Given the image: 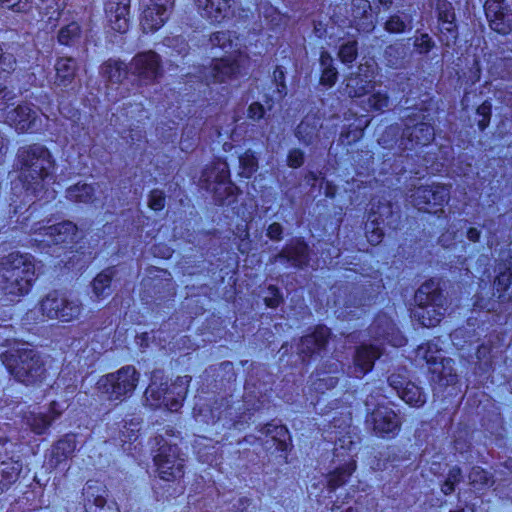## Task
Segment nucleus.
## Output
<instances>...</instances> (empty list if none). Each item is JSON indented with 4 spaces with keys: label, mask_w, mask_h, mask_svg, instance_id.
<instances>
[{
    "label": "nucleus",
    "mask_w": 512,
    "mask_h": 512,
    "mask_svg": "<svg viewBox=\"0 0 512 512\" xmlns=\"http://www.w3.org/2000/svg\"><path fill=\"white\" fill-rule=\"evenodd\" d=\"M16 159L26 192L39 199L54 198L55 192L48 189L54 182L55 170V160L49 149L39 143L22 146L17 151Z\"/></svg>",
    "instance_id": "obj_1"
},
{
    "label": "nucleus",
    "mask_w": 512,
    "mask_h": 512,
    "mask_svg": "<svg viewBox=\"0 0 512 512\" xmlns=\"http://www.w3.org/2000/svg\"><path fill=\"white\" fill-rule=\"evenodd\" d=\"M37 279L35 258L29 253L12 252L0 262V295L18 302L28 295Z\"/></svg>",
    "instance_id": "obj_2"
},
{
    "label": "nucleus",
    "mask_w": 512,
    "mask_h": 512,
    "mask_svg": "<svg viewBox=\"0 0 512 512\" xmlns=\"http://www.w3.org/2000/svg\"><path fill=\"white\" fill-rule=\"evenodd\" d=\"M0 360L14 380L25 386H39L47 377L44 356L28 343L4 351Z\"/></svg>",
    "instance_id": "obj_3"
},
{
    "label": "nucleus",
    "mask_w": 512,
    "mask_h": 512,
    "mask_svg": "<svg viewBox=\"0 0 512 512\" xmlns=\"http://www.w3.org/2000/svg\"><path fill=\"white\" fill-rule=\"evenodd\" d=\"M412 317L423 327L438 325L447 311V299L438 283L433 280L423 283L415 293Z\"/></svg>",
    "instance_id": "obj_4"
},
{
    "label": "nucleus",
    "mask_w": 512,
    "mask_h": 512,
    "mask_svg": "<svg viewBox=\"0 0 512 512\" xmlns=\"http://www.w3.org/2000/svg\"><path fill=\"white\" fill-rule=\"evenodd\" d=\"M140 373L132 365L102 376L97 382L98 391L109 401L123 402L135 391Z\"/></svg>",
    "instance_id": "obj_5"
},
{
    "label": "nucleus",
    "mask_w": 512,
    "mask_h": 512,
    "mask_svg": "<svg viewBox=\"0 0 512 512\" xmlns=\"http://www.w3.org/2000/svg\"><path fill=\"white\" fill-rule=\"evenodd\" d=\"M38 305L43 317L62 323L78 320L83 312L79 298L58 291L48 293Z\"/></svg>",
    "instance_id": "obj_6"
},
{
    "label": "nucleus",
    "mask_w": 512,
    "mask_h": 512,
    "mask_svg": "<svg viewBox=\"0 0 512 512\" xmlns=\"http://www.w3.org/2000/svg\"><path fill=\"white\" fill-rule=\"evenodd\" d=\"M374 395L367 397L365 405L367 410L375 407L367 416L366 423L375 435L385 438L394 437L400 430L401 422L395 411L387 406L374 402Z\"/></svg>",
    "instance_id": "obj_7"
},
{
    "label": "nucleus",
    "mask_w": 512,
    "mask_h": 512,
    "mask_svg": "<svg viewBox=\"0 0 512 512\" xmlns=\"http://www.w3.org/2000/svg\"><path fill=\"white\" fill-rule=\"evenodd\" d=\"M424 119L425 115L422 112H413L405 117V127L401 140V145L404 149L411 150L418 146L423 147L434 140V128Z\"/></svg>",
    "instance_id": "obj_8"
},
{
    "label": "nucleus",
    "mask_w": 512,
    "mask_h": 512,
    "mask_svg": "<svg viewBox=\"0 0 512 512\" xmlns=\"http://www.w3.org/2000/svg\"><path fill=\"white\" fill-rule=\"evenodd\" d=\"M411 204L420 211L430 212L432 208L442 207L450 199V187L443 184L425 185L416 188L409 196Z\"/></svg>",
    "instance_id": "obj_9"
},
{
    "label": "nucleus",
    "mask_w": 512,
    "mask_h": 512,
    "mask_svg": "<svg viewBox=\"0 0 512 512\" xmlns=\"http://www.w3.org/2000/svg\"><path fill=\"white\" fill-rule=\"evenodd\" d=\"M154 462L163 480H176L184 474V459L180 457L179 448L176 445L167 443L161 445L154 456Z\"/></svg>",
    "instance_id": "obj_10"
},
{
    "label": "nucleus",
    "mask_w": 512,
    "mask_h": 512,
    "mask_svg": "<svg viewBox=\"0 0 512 512\" xmlns=\"http://www.w3.org/2000/svg\"><path fill=\"white\" fill-rule=\"evenodd\" d=\"M129 71L145 84L155 83L163 74L160 56L151 50L140 52L132 58Z\"/></svg>",
    "instance_id": "obj_11"
},
{
    "label": "nucleus",
    "mask_w": 512,
    "mask_h": 512,
    "mask_svg": "<svg viewBox=\"0 0 512 512\" xmlns=\"http://www.w3.org/2000/svg\"><path fill=\"white\" fill-rule=\"evenodd\" d=\"M484 10L492 30L503 35L512 31V0H486Z\"/></svg>",
    "instance_id": "obj_12"
},
{
    "label": "nucleus",
    "mask_w": 512,
    "mask_h": 512,
    "mask_svg": "<svg viewBox=\"0 0 512 512\" xmlns=\"http://www.w3.org/2000/svg\"><path fill=\"white\" fill-rule=\"evenodd\" d=\"M198 13L211 23H221L234 13L235 0H194Z\"/></svg>",
    "instance_id": "obj_13"
},
{
    "label": "nucleus",
    "mask_w": 512,
    "mask_h": 512,
    "mask_svg": "<svg viewBox=\"0 0 512 512\" xmlns=\"http://www.w3.org/2000/svg\"><path fill=\"white\" fill-rule=\"evenodd\" d=\"M334 132H328L322 119L317 115H307L298 124L295 130V136L305 145H313L322 138L329 139Z\"/></svg>",
    "instance_id": "obj_14"
},
{
    "label": "nucleus",
    "mask_w": 512,
    "mask_h": 512,
    "mask_svg": "<svg viewBox=\"0 0 512 512\" xmlns=\"http://www.w3.org/2000/svg\"><path fill=\"white\" fill-rule=\"evenodd\" d=\"M382 350L376 345L359 346L353 357V364L348 368L350 377L362 378L374 367L376 359L380 358Z\"/></svg>",
    "instance_id": "obj_15"
},
{
    "label": "nucleus",
    "mask_w": 512,
    "mask_h": 512,
    "mask_svg": "<svg viewBox=\"0 0 512 512\" xmlns=\"http://www.w3.org/2000/svg\"><path fill=\"white\" fill-rule=\"evenodd\" d=\"M373 65L365 63L360 64L358 71L346 79L345 92L349 97H362L366 95L374 85Z\"/></svg>",
    "instance_id": "obj_16"
},
{
    "label": "nucleus",
    "mask_w": 512,
    "mask_h": 512,
    "mask_svg": "<svg viewBox=\"0 0 512 512\" xmlns=\"http://www.w3.org/2000/svg\"><path fill=\"white\" fill-rule=\"evenodd\" d=\"M343 367L340 361H328L311 376V388L318 393H325L336 387L339 381V375Z\"/></svg>",
    "instance_id": "obj_17"
},
{
    "label": "nucleus",
    "mask_w": 512,
    "mask_h": 512,
    "mask_svg": "<svg viewBox=\"0 0 512 512\" xmlns=\"http://www.w3.org/2000/svg\"><path fill=\"white\" fill-rule=\"evenodd\" d=\"M240 64L237 59L226 57L214 59L207 69L205 78L208 84L224 83L234 79L239 74Z\"/></svg>",
    "instance_id": "obj_18"
},
{
    "label": "nucleus",
    "mask_w": 512,
    "mask_h": 512,
    "mask_svg": "<svg viewBox=\"0 0 512 512\" xmlns=\"http://www.w3.org/2000/svg\"><path fill=\"white\" fill-rule=\"evenodd\" d=\"M131 0H109L105 5L106 16L113 30L124 33L129 26Z\"/></svg>",
    "instance_id": "obj_19"
},
{
    "label": "nucleus",
    "mask_w": 512,
    "mask_h": 512,
    "mask_svg": "<svg viewBox=\"0 0 512 512\" xmlns=\"http://www.w3.org/2000/svg\"><path fill=\"white\" fill-rule=\"evenodd\" d=\"M496 271L498 274L494 280L493 296H497L499 301H504L505 294L512 288V252L510 250L503 253Z\"/></svg>",
    "instance_id": "obj_20"
},
{
    "label": "nucleus",
    "mask_w": 512,
    "mask_h": 512,
    "mask_svg": "<svg viewBox=\"0 0 512 512\" xmlns=\"http://www.w3.org/2000/svg\"><path fill=\"white\" fill-rule=\"evenodd\" d=\"M37 114L28 104H20L6 112L5 122L18 132H26L35 126Z\"/></svg>",
    "instance_id": "obj_21"
},
{
    "label": "nucleus",
    "mask_w": 512,
    "mask_h": 512,
    "mask_svg": "<svg viewBox=\"0 0 512 512\" xmlns=\"http://www.w3.org/2000/svg\"><path fill=\"white\" fill-rule=\"evenodd\" d=\"M105 490L95 481H88L83 488V496L88 502V512H118L114 504L107 505Z\"/></svg>",
    "instance_id": "obj_22"
},
{
    "label": "nucleus",
    "mask_w": 512,
    "mask_h": 512,
    "mask_svg": "<svg viewBox=\"0 0 512 512\" xmlns=\"http://www.w3.org/2000/svg\"><path fill=\"white\" fill-rule=\"evenodd\" d=\"M330 336L329 328L319 326L312 334L301 338L298 345V352L304 358L312 356L323 350Z\"/></svg>",
    "instance_id": "obj_23"
},
{
    "label": "nucleus",
    "mask_w": 512,
    "mask_h": 512,
    "mask_svg": "<svg viewBox=\"0 0 512 512\" xmlns=\"http://www.w3.org/2000/svg\"><path fill=\"white\" fill-rule=\"evenodd\" d=\"M278 260H286L296 268H303L309 263V247L303 240L297 239L274 257L275 262Z\"/></svg>",
    "instance_id": "obj_24"
},
{
    "label": "nucleus",
    "mask_w": 512,
    "mask_h": 512,
    "mask_svg": "<svg viewBox=\"0 0 512 512\" xmlns=\"http://www.w3.org/2000/svg\"><path fill=\"white\" fill-rule=\"evenodd\" d=\"M371 333L376 339H383L392 346L399 347L405 343V339L397 331L393 321L386 315H379L371 326Z\"/></svg>",
    "instance_id": "obj_25"
},
{
    "label": "nucleus",
    "mask_w": 512,
    "mask_h": 512,
    "mask_svg": "<svg viewBox=\"0 0 512 512\" xmlns=\"http://www.w3.org/2000/svg\"><path fill=\"white\" fill-rule=\"evenodd\" d=\"M156 379V374H153L151 383L144 393L146 402L152 408L165 407L169 410V403L172 398L168 395V384L166 382L157 383Z\"/></svg>",
    "instance_id": "obj_26"
},
{
    "label": "nucleus",
    "mask_w": 512,
    "mask_h": 512,
    "mask_svg": "<svg viewBox=\"0 0 512 512\" xmlns=\"http://www.w3.org/2000/svg\"><path fill=\"white\" fill-rule=\"evenodd\" d=\"M77 446L76 435L66 434L59 439L51 448L50 463L58 466L69 459L75 452Z\"/></svg>",
    "instance_id": "obj_27"
},
{
    "label": "nucleus",
    "mask_w": 512,
    "mask_h": 512,
    "mask_svg": "<svg viewBox=\"0 0 512 512\" xmlns=\"http://www.w3.org/2000/svg\"><path fill=\"white\" fill-rule=\"evenodd\" d=\"M54 84L59 87H67L72 84L78 69L77 62L72 57H60L55 63Z\"/></svg>",
    "instance_id": "obj_28"
},
{
    "label": "nucleus",
    "mask_w": 512,
    "mask_h": 512,
    "mask_svg": "<svg viewBox=\"0 0 512 512\" xmlns=\"http://www.w3.org/2000/svg\"><path fill=\"white\" fill-rule=\"evenodd\" d=\"M352 16L359 31L371 32L374 29L371 4L368 0H352Z\"/></svg>",
    "instance_id": "obj_29"
},
{
    "label": "nucleus",
    "mask_w": 512,
    "mask_h": 512,
    "mask_svg": "<svg viewBox=\"0 0 512 512\" xmlns=\"http://www.w3.org/2000/svg\"><path fill=\"white\" fill-rule=\"evenodd\" d=\"M356 470V461L352 455L343 464L337 466L333 471L327 475V486L330 491H335L337 488L344 485L353 472Z\"/></svg>",
    "instance_id": "obj_30"
},
{
    "label": "nucleus",
    "mask_w": 512,
    "mask_h": 512,
    "mask_svg": "<svg viewBox=\"0 0 512 512\" xmlns=\"http://www.w3.org/2000/svg\"><path fill=\"white\" fill-rule=\"evenodd\" d=\"M201 181L207 189L210 184H219L230 180V170L226 161L217 160L210 167H207L201 175Z\"/></svg>",
    "instance_id": "obj_31"
},
{
    "label": "nucleus",
    "mask_w": 512,
    "mask_h": 512,
    "mask_svg": "<svg viewBox=\"0 0 512 512\" xmlns=\"http://www.w3.org/2000/svg\"><path fill=\"white\" fill-rule=\"evenodd\" d=\"M191 379L192 378L189 375L179 376L170 386H168V395L172 398L169 403V411L174 412L181 408L182 402L188 392Z\"/></svg>",
    "instance_id": "obj_32"
},
{
    "label": "nucleus",
    "mask_w": 512,
    "mask_h": 512,
    "mask_svg": "<svg viewBox=\"0 0 512 512\" xmlns=\"http://www.w3.org/2000/svg\"><path fill=\"white\" fill-rule=\"evenodd\" d=\"M429 371L439 381H444L445 384H453L456 382V373L454 369V360L442 356L429 365Z\"/></svg>",
    "instance_id": "obj_33"
},
{
    "label": "nucleus",
    "mask_w": 512,
    "mask_h": 512,
    "mask_svg": "<svg viewBox=\"0 0 512 512\" xmlns=\"http://www.w3.org/2000/svg\"><path fill=\"white\" fill-rule=\"evenodd\" d=\"M170 11L149 4L143 12V29L149 31L158 30L169 18Z\"/></svg>",
    "instance_id": "obj_34"
},
{
    "label": "nucleus",
    "mask_w": 512,
    "mask_h": 512,
    "mask_svg": "<svg viewBox=\"0 0 512 512\" xmlns=\"http://www.w3.org/2000/svg\"><path fill=\"white\" fill-rule=\"evenodd\" d=\"M61 412L56 410V403L51 404L48 414L32 413L27 418V423L36 434H43L50 427L52 422L60 416Z\"/></svg>",
    "instance_id": "obj_35"
},
{
    "label": "nucleus",
    "mask_w": 512,
    "mask_h": 512,
    "mask_svg": "<svg viewBox=\"0 0 512 512\" xmlns=\"http://www.w3.org/2000/svg\"><path fill=\"white\" fill-rule=\"evenodd\" d=\"M101 75L111 83L122 82L128 73L127 65L116 59H109L101 65Z\"/></svg>",
    "instance_id": "obj_36"
},
{
    "label": "nucleus",
    "mask_w": 512,
    "mask_h": 512,
    "mask_svg": "<svg viewBox=\"0 0 512 512\" xmlns=\"http://www.w3.org/2000/svg\"><path fill=\"white\" fill-rule=\"evenodd\" d=\"M413 28V16L410 13H396L386 20L384 29L391 34H401L411 31Z\"/></svg>",
    "instance_id": "obj_37"
},
{
    "label": "nucleus",
    "mask_w": 512,
    "mask_h": 512,
    "mask_svg": "<svg viewBox=\"0 0 512 512\" xmlns=\"http://www.w3.org/2000/svg\"><path fill=\"white\" fill-rule=\"evenodd\" d=\"M113 275V268H107L93 279L91 286L96 300H101L111 294V281Z\"/></svg>",
    "instance_id": "obj_38"
},
{
    "label": "nucleus",
    "mask_w": 512,
    "mask_h": 512,
    "mask_svg": "<svg viewBox=\"0 0 512 512\" xmlns=\"http://www.w3.org/2000/svg\"><path fill=\"white\" fill-rule=\"evenodd\" d=\"M95 189L91 184L77 183L66 189L67 200L74 203H91L94 200Z\"/></svg>",
    "instance_id": "obj_39"
},
{
    "label": "nucleus",
    "mask_w": 512,
    "mask_h": 512,
    "mask_svg": "<svg viewBox=\"0 0 512 512\" xmlns=\"http://www.w3.org/2000/svg\"><path fill=\"white\" fill-rule=\"evenodd\" d=\"M399 397L412 407H422L426 403V394L421 387L413 382H407Z\"/></svg>",
    "instance_id": "obj_40"
},
{
    "label": "nucleus",
    "mask_w": 512,
    "mask_h": 512,
    "mask_svg": "<svg viewBox=\"0 0 512 512\" xmlns=\"http://www.w3.org/2000/svg\"><path fill=\"white\" fill-rule=\"evenodd\" d=\"M468 481L475 491L484 490L494 484L493 475L480 466L472 467L468 474Z\"/></svg>",
    "instance_id": "obj_41"
},
{
    "label": "nucleus",
    "mask_w": 512,
    "mask_h": 512,
    "mask_svg": "<svg viewBox=\"0 0 512 512\" xmlns=\"http://www.w3.org/2000/svg\"><path fill=\"white\" fill-rule=\"evenodd\" d=\"M30 234L35 235V242L45 246L58 245L56 238H58V231H51V225H43L41 222L35 223L31 229Z\"/></svg>",
    "instance_id": "obj_42"
},
{
    "label": "nucleus",
    "mask_w": 512,
    "mask_h": 512,
    "mask_svg": "<svg viewBox=\"0 0 512 512\" xmlns=\"http://www.w3.org/2000/svg\"><path fill=\"white\" fill-rule=\"evenodd\" d=\"M237 190L238 188L232 181L216 184L213 188L214 200L219 205H229L234 201Z\"/></svg>",
    "instance_id": "obj_43"
},
{
    "label": "nucleus",
    "mask_w": 512,
    "mask_h": 512,
    "mask_svg": "<svg viewBox=\"0 0 512 512\" xmlns=\"http://www.w3.org/2000/svg\"><path fill=\"white\" fill-rule=\"evenodd\" d=\"M416 354L418 358L425 360L428 365L440 359L443 353L442 349L439 347V339H433L419 346Z\"/></svg>",
    "instance_id": "obj_44"
},
{
    "label": "nucleus",
    "mask_w": 512,
    "mask_h": 512,
    "mask_svg": "<svg viewBox=\"0 0 512 512\" xmlns=\"http://www.w3.org/2000/svg\"><path fill=\"white\" fill-rule=\"evenodd\" d=\"M260 431L266 436H271V438L277 442L278 449L282 451L286 449V437L288 436V430L285 426L268 423L264 425Z\"/></svg>",
    "instance_id": "obj_45"
},
{
    "label": "nucleus",
    "mask_w": 512,
    "mask_h": 512,
    "mask_svg": "<svg viewBox=\"0 0 512 512\" xmlns=\"http://www.w3.org/2000/svg\"><path fill=\"white\" fill-rule=\"evenodd\" d=\"M368 217H377L380 225L386 222L390 225L392 222L389 219L394 217L392 204L386 200L378 201L377 204L373 202Z\"/></svg>",
    "instance_id": "obj_46"
},
{
    "label": "nucleus",
    "mask_w": 512,
    "mask_h": 512,
    "mask_svg": "<svg viewBox=\"0 0 512 512\" xmlns=\"http://www.w3.org/2000/svg\"><path fill=\"white\" fill-rule=\"evenodd\" d=\"M239 169V175L244 178H250L258 170V159L252 150L239 156Z\"/></svg>",
    "instance_id": "obj_47"
},
{
    "label": "nucleus",
    "mask_w": 512,
    "mask_h": 512,
    "mask_svg": "<svg viewBox=\"0 0 512 512\" xmlns=\"http://www.w3.org/2000/svg\"><path fill=\"white\" fill-rule=\"evenodd\" d=\"M439 39L443 45L450 47L458 38V29L455 20L439 21Z\"/></svg>",
    "instance_id": "obj_48"
},
{
    "label": "nucleus",
    "mask_w": 512,
    "mask_h": 512,
    "mask_svg": "<svg viewBox=\"0 0 512 512\" xmlns=\"http://www.w3.org/2000/svg\"><path fill=\"white\" fill-rule=\"evenodd\" d=\"M51 231H58L56 243L61 244L73 241L77 233V226L71 221H63L61 223L51 225Z\"/></svg>",
    "instance_id": "obj_49"
},
{
    "label": "nucleus",
    "mask_w": 512,
    "mask_h": 512,
    "mask_svg": "<svg viewBox=\"0 0 512 512\" xmlns=\"http://www.w3.org/2000/svg\"><path fill=\"white\" fill-rule=\"evenodd\" d=\"M80 38V26L76 22H72L62 27L58 33V41L60 44L71 46Z\"/></svg>",
    "instance_id": "obj_50"
},
{
    "label": "nucleus",
    "mask_w": 512,
    "mask_h": 512,
    "mask_svg": "<svg viewBox=\"0 0 512 512\" xmlns=\"http://www.w3.org/2000/svg\"><path fill=\"white\" fill-rule=\"evenodd\" d=\"M365 228L369 243L372 245H377L382 241L384 233L377 217H368Z\"/></svg>",
    "instance_id": "obj_51"
},
{
    "label": "nucleus",
    "mask_w": 512,
    "mask_h": 512,
    "mask_svg": "<svg viewBox=\"0 0 512 512\" xmlns=\"http://www.w3.org/2000/svg\"><path fill=\"white\" fill-rule=\"evenodd\" d=\"M209 41L212 48L218 47L226 52L232 50L234 46L230 31H217L210 36Z\"/></svg>",
    "instance_id": "obj_52"
},
{
    "label": "nucleus",
    "mask_w": 512,
    "mask_h": 512,
    "mask_svg": "<svg viewBox=\"0 0 512 512\" xmlns=\"http://www.w3.org/2000/svg\"><path fill=\"white\" fill-rule=\"evenodd\" d=\"M140 431V423L138 421L131 420L125 422L123 428L120 430L119 439L124 444L133 443L137 440Z\"/></svg>",
    "instance_id": "obj_53"
},
{
    "label": "nucleus",
    "mask_w": 512,
    "mask_h": 512,
    "mask_svg": "<svg viewBox=\"0 0 512 512\" xmlns=\"http://www.w3.org/2000/svg\"><path fill=\"white\" fill-rule=\"evenodd\" d=\"M358 45L356 40H350L339 47L338 57L344 64H350L357 58Z\"/></svg>",
    "instance_id": "obj_54"
},
{
    "label": "nucleus",
    "mask_w": 512,
    "mask_h": 512,
    "mask_svg": "<svg viewBox=\"0 0 512 512\" xmlns=\"http://www.w3.org/2000/svg\"><path fill=\"white\" fill-rule=\"evenodd\" d=\"M413 46L417 53L427 54L435 47V41L428 33H421L414 36Z\"/></svg>",
    "instance_id": "obj_55"
},
{
    "label": "nucleus",
    "mask_w": 512,
    "mask_h": 512,
    "mask_svg": "<svg viewBox=\"0 0 512 512\" xmlns=\"http://www.w3.org/2000/svg\"><path fill=\"white\" fill-rule=\"evenodd\" d=\"M286 71L283 66H276L273 71L272 79L276 86L278 99L281 100L287 95V86L285 83Z\"/></svg>",
    "instance_id": "obj_56"
},
{
    "label": "nucleus",
    "mask_w": 512,
    "mask_h": 512,
    "mask_svg": "<svg viewBox=\"0 0 512 512\" xmlns=\"http://www.w3.org/2000/svg\"><path fill=\"white\" fill-rule=\"evenodd\" d=\"M492 105L489 101H484L476 110V122L479 130L484 131L490 123Z\"/></svg>",
    "instance_id": "obj_57"
},
{
    "label": "nucleus",
    "mask_w": 512,
    "mask_h": 512,
    "mask_svg": "<svg viewBox=\"0 0 512 512\" xmlns=\"http://www.w3.org/2000/svg\"><path fill=\"white\" fill-rule=\"evenodd\" d=\"M390 99L385 92H375L368 98V105L371 110L384 111L389 108Z\"/></svg>",
    "instance_id": "obj_58"
},
{
    "label": "nucleus",
    "mask_w": 512,
    "mask_h": 512,
    "mask_svg": "<svg viewBox=\"0 0 512 512\" xmlns=\"http://www.w3.org/2000/svg\"><path fill=\"white\" fill-rule=\"evenodd\" d=\"M438 21L455 20V11L452 3L447 0H438L436 4Z\"/></svg>",
    "instance_id": "obj_59"
},
{
    "label": "nucleus",
    "mask_w": 512,
    "mask_h": 512,
    "mask_svg": "<svg viewBox=\"0 0 512 512\" xmlns=\"http://www.w3.org/2000/svg\"><path fill=\"white\" fill-rule=\"evenodd\" d=\"M16 58L15 56L4 50L3 47L0 45V71L11 73L16 68Z\"/></svg>",
    "instance_id": "obj_60"
},
{
    "label": "nucleus",
    "mask_w": 512,
    "mask_h": 512,
    "mask_svg": "<svg viewBox=\"0 0 512 512\" xmlns=\"http://www.w3.org/2000/svg\"><path fill=\"white\" fill-rule=\"evenodd\" d=\"M165 194L160 189H153L148 196V207L154 211H160L165 207Z\"/></svg>",
    "instance_id": "obj_61"
},
{
    "label": "nucleus",
    "mask_w": 512,
    "mask_h": 512,
    "mask_svg": "<svg viewBox=\"0 0 512 512\" xmlns=\"http://www.w3.org/2000/svg\"><path fill=\"white\" fill-rule=\"evenodd\" d=\"M1 473L7 484L15 482L21 471V465L19 463L9 464L3 462L1 465Z\"/></svg>",
    "instance_id": "obj_62"
},
{
    "label": "nucleus",
    "mask_w": 512,
    "mask_h": 512,
    "mask_svg": "<svg viewBox=\"0 0 512 512\" xmlns=\"http://www.w3.org/2000/svg\"><path fill=\"white\" fill-rule=\"evenodd\" d=\"M404 50L401 46L390 45L385 49V57L388 61L389 66L398 67L400 64V58L403 57Z\"/></svg>",
    "instance_id": "obj_63"
},
{
    "label": "nucleus",
    "mask_w": 512,
    "mask_h": 512,
    "mask_svg": "<svg viewBox=\"0 0 512 512\" xmlns=\"http://www.w3.org/2000/svg\"><path fill=\"white\" fill-rule=\"evenodd\" d=\"M0 5L14 12H27L31 8L29 0H0Z\"/></svg>",
    "instance_id": "obj_64"
}]
</instances>
